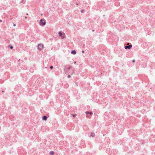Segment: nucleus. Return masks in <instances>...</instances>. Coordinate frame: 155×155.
<instances>
[{"label": "nucleus", "mask_w": 155, "mask_h": 155, "mask_svg": "<svg viewBox=\"0 0 155 155\" xmlns=\"http://www.w3.org/2000/svg\"><path fill=\"white\" fill-rule=\"evenodd\" d=\"M81 12H83V11H81Z\"/></svg>", "instance_id": "6ab92c4d"}, {"label": "nucleus", "mask_w": 155, "mask_h": 155, "mask_svg": "<svg viewBox=\"0 0 155 155\" xmlns=\"http://www.w3.org/2000/svg\"><path fill=\"white\" fill-rule=\"evenodd\" d=\"M50 154L51 155H53V154H54V152L53 151H50Z\"/></svg>", "instance_id": "9d476101"}, {"label": "nucleus", "mask_w": 155, "mask_h": 155, "mask_svg": "<svg viewBox=\"0 0 155 155\" xmlns=\"http://www.w3.org/2000/svg\"><path fill=\"white\" fill-rule=\"evenodd\" d=\"M85 113L87 114V117L88 118L90 117L92 114V112L88 111L85 112Z\"/></svg>", "instance_id": "f03ea898"}, {"label": "nucleus", "mask_w": 155, "mask_h": 155, "mask_svg": "<svg viewBox=\"0 0 155 155\" xmlns=\"http://www.w3.org/2000/svg\"><path fill=\"white\" fill-rule=\"evenodd\" d=\"M71 53L73 54H75L76 53V51L74 50L71 51Z\"/></svg>", "instance_id": "0eeeda50"}, {"label": "nucleus", "mask_w": 155, "mask_h": 155, "mask_svg": "<svg viewBox=\"0 0 155 155\" xmlns=\"http://www.w3.org/2000/svg\"><path fill=\"white\" fill-rule=\"evenodd\" d=\"M95 134L94 133H91V136L92 137H94L95 136Z\"/></svg>", "instance_id": "6e6552de"}, {"label": "nucleus", "mask_w": 155, "mask_h": 155, "mask_svg": "<svg viewBox=\"0 0 155 155\" xmlns=\"http://www.w3.org/2000/svg\"><path fill=\"white\" fill-rule=\"evenodd\" d=\"M14 26H16V25H15V24H14Z\"/></svg>", "instance_id": "a211bd4d"}, {"label": "nucleus", "mask_w": 155, "mask_h": 155, "mask_svg": "<svg viewBox=\"0 0 155 155\" xmlns=\"http://www.w3.org/2000/svg\"><path fill=\"white\" fill-rule=\"evenodd\" d=\"M8 47L10 48L11 49H12L13 48V46L11 45H8Z\"/></svg>", "instance_id": "1a4fd4ad"}, {"label": "nucleus", "mask_w": 155, "mask_h": 155, "mask_svg": "<svg viewBox=\"0 0 155 155\" xmlns=\"http://www.w3.org/2000/svg\"><path fill=\"white\" fill-rule=\"evenodd\" d=\"M47 117L46 116H44L42 117V120H47Z\"/></svg>", "instance_id": "423d86ee"}, {"label": "nucleus", "mask_w": 155, "mask_h": 155, "mask_svg": "<svg viewBox=\"0 0 155 155\" xmlns=\"http://www.w3.org/2000/svg\"><path fill=\"white\" fill-rule=\"evenodd\" d=\"M25 18H27V17H25Z\"/></svg>", "instance_id": "4be33fe9"}, {"label": "nucleus", "mask_w": 155, "mask_h": 155, "mask_svg": "<svg viewBox=\"0 0 155 155\" xmlns=\"http://www.w3.org/2000/svg\"><path fill=\"white\" fill-rule=\"evenodd\" d=\"M1 22V20H0V22Z\"/></svg>", "instance_id": "412c9836"}, {"label": "nucleus", "mask_w": 155, "mask_h": 155, "mask_svg": "<svg viewBox=\"0 0 155 155\" xmlns=\"http://www.w3.org/2000/svg\"><path fill=\"white\" fill-rule=\"evenodd\" d=\"M76 114H73L72 116L74 117H76Z\"/></svg>", "instance_id": "f8f14e48"}, {"label": "nucleus", "mask_w": 155, "mask_h": 155, "mask_svg": "<svg viewBox=\"0 0 155 155\" xmlns=\"http://www.w3.org/2000/svg\"><path fill=\"white\" fill-rule=\"evenodd\" d=\"M132 47V45L131 44H130L129 45H126L124 47V48L126 49H130Z\"/></svg>", "instance_id": "20e7f679"}, {"label": "nucleus", "mask_w": 155, "mask_h": 155, "mask_svg": "<svg viewBox=\"0 0 155 155\" xmlns=\"http://www.w3.org/2000/svg\"><path fill=\"white\" fill-rule=\"evenodd\" d=\"M61 37L62 38H65V34L61 31H60L59 33Z\"/></svg>", "instance_id": "7ed1b4c3"}, {"label": "nucleus", "mask_w": 155, "mask_h": 155, "mask_svg": "<svg viewBox=\"0 0 155 155\" xmlns=\"http://www.w3.org/2000/svg\"><path fill=\"white\" fill-rule=\"evenodd\" d=\"M82 53H84V51H82Z\"/></svg>", "instance_id": "dca6fc26"}, {"label": "nucleus", "mask_w": 155, "mask_h": 155, "mask_svg": "<svg viewBox=\"0 0 155 155\" xmlns=\"http://www.w3.org/2000/svg\"><path fill=\"white\" fill-rule=\"evenodd\" d=\"M71 68V66H69V67H68V70H69Z\"/></svg>", "instance_id": "ddd939ff"}, {"label": "nucleus", "mask_w": 155, "mask_h": 155, "mask_svg": "<svg viewBox=\"0 0 155 155\" xmlns=\"http://www.w3.org/2000/svg\"><path fill=\"white\" fill-rule=\"evenodd\" d=\"M43 48V45L42 44H39L38 45V48L39 50H41Z\"/></svg>", "instance_id": "39448f33"}, {"label": "nucleus", "mask_w": 155, "mask_h": 155, "mask_svg": "<svg viewBox=\"0 0 155 155\" xmlns=\"http://www.w3.org/2000/svg\"><path fill=\"white\" fill-rule=\"evenodd\" d=\"M132 62H134H134H135V60H134H134H132Z\"/></svg>", "instance_id": "2eb2a0df"}, {"label": "nucleus", "mask_w": 155, "mask_h": 155, "mask_svg": "<svg viewBox=\"0 0 155 155\" xmlns=\"http://www.w3.org/2000/svg\"><path fill=\"white\" fill-rule=\"evenodd\" d=\"M51 69H52L53 68V67L52 66H51L50 67Z\"/></svg>", "instance_id": "9b49d317"}, {"label": "nucleus", "mask_w": 155, "mask_h": 155, "mask_svg": "<svg viewBox=\"0 0 155 155\" xmlns=\"http://www.w3.org/2000/svg\"><path fill=\"white\" fill-rule=\"evenodd\" d=\"M2 92H4V91H2Z\"/></svg>", "instance_id": "aec40b11"}, {"label": "nucleus", "mask_w": 155, "mask_h": 155, "mask_svg": "<svg viewBox=\"0 0 155 155\" xmlns=\"http://www.w3.org/2000/svg\"><path fill=\"white\" fill-rule=\"evenodd\" d=\"M71 77V75H69L68 76V78H70Z\"/></svg>", "instance_id": "4468645a"}, {"label": "nucleus", "mask_w": 155, "mask_h": 155, "mask_svg": "<svg viewBox=\"0 0 155 155\" xmlns=\"http://www.w3.org/2000/svg\"><path fill=\"white\" fill-rule=\"evenodd\" d=\"M74 64H75L76 63V61H74Z\"/></svg>", "instance_id": "f3484780"}, {"label": "nucleus", "mask_w": 155, "mask_h": 155, "mask_svg": "<svg viewBox=\"0 0 155 155\" xmlns=\"http://www.w3.org/2000/svg\"><path fill=\"white\" fill-rule=\"evenodd\" d=\"M46 24L45 20L44 19H41L40 21V24L41 26L45 25Z\"/></svg>", "instance_id": "f257e3e1"}]
</instances>
